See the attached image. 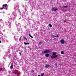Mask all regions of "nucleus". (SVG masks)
Instances as JSON below:
<instances>
[{
  "label": "nucleus",
  "mask_w": 76,
  "mask_h": 76,
  "mask_svg": "<svg viewBox=\"0 0 76 76\" xmlns=\"http://www.w3.org/2000/svg\"><path fill=\"white\" fill-rule=\"evenodd\" d=\"M50 53V50H47L45 51L43 53L44 54H46V53Z\"/></svg>",
  "instance_id": "f03ea898"
},
{
  "label": "nucleus",
  "mask_w": 76,
  "mask_h": 76,
  "mask_svg": "<svg viewBox=\"0 0 76 76\" xmlns=\"http://www.w3.org/2000/svg\"><path fill=\"white\" fill-rule=\"evenodd\" d=\"M49 27H50V28H51V27H52V25L51 24H49Z\"/></svg>",
  "instance_id": "f8f14e48"
},
{
  "label": "nucleus",
  "mask_w": 76,
  "mask_h": 76,
  "mask_svg": "<svg viewBox=\"0 0 76 76\" xmlns=\"http://www.w3.org/2000/svg\"><path fill=\"white\" fill-rule=\"evenodd\" d=\"M28 36H29V37H31V38H33V37H32V36L31 35V34H28Z\"/></svg>",
  "instance_id": "1a4fd4ad"
},
{
  "label": "nucleus",
  "mask_w": 76,
  "mask_h": 76,
  "mask_svg": "<svg viewBox=\"0 0 76 76\" xmlns=\"http://www.w3.org/2000/svg\"><path fill=\"white\" fill-rule=\"evenodd\" d=\"M75 66H76V64H75Z\"/></svg>",
  "instance_id": "c85d7f7f"
},
{
  "label": "nucleus",
  "mask_w": 76,
  "mask_h": 76,
  "mask_svg": "<svg viewBox=\"0 0 76 76\" xmlns=\"http://www.w3.org/2000/svg\"><path fill=\"white\" fill-rule=\"evenodd\" d=\"M7 6V4H5L3 5L2 6L4 7H6V6Z\"/></svg>",
  "instance_id": "0eeeda50"
},
{
  "label": "nucleus",
  "mask_w": 76,
  "mask_h": 76,
  "mask_svg": "<svg viewBox=\"0 0 76 76\" xmlns=\"http://www.w3.org/2000/svg\"><path fill=\"white\" fill-rule=\"evenodd\" d=\"M38 76H40L39 75H38Z\"/></svg>",
  "instance_id": "bb28decb"
},
{
  "label": "nucleus",
  "mask_w": 76,
  "mask_h": 76,
  "mask_svg": "<svg viewBox=\"0 0 76 76\" xmlns=\"http://www.w3.org/2000/svg\"><path fill=\"white\" fill-rule=\"evenodd\" d=\"M55 67L56 68H57L58 67H57V65L56 66V67Z\"/></svg>",
  "instance_id": "4be33fe9"
},
{
  "label": "nucleus",
  "mask_w": 76,
  "mask_h": 76,
  "mask_svg": "<svg viewBox=\"0 0 76 76\" xmlns=\"http://www.w3.org/2000/svg\"><path fill=\"white\" fill-rule=\"evenodd\" d=\"M52 11H54V12H56V11H57V10H58V9H54L52 8L51 10Z\"/></svg>",
  "instance_id": "39448f33"
},
{
  "label": "nucleus",
  "mask_w": 76,
  "mask_h": 76,
  "mask_svg": "<svg viewBox=\"0 0 76 76\" xmlns=\"http://www.w3.org/2000/svg\"><path fill=\"white\" fill-rule=\"evenodd\" d=\"M19 54H20V56H21V53H20V52H19Z\"/></svg>",
  "instance_id": "aec40b11"
},
{
  "label": "nucleus",
  "mask_w": 76,
  "mask_h": 76,
  "mask_svg": "<svg viewBox=\"0 0 76 76\" xmlns=\"http://www.w3.org/2000/svg\"><path fill=\"white\" fill-rule=\"evenodd\" d=\"M63 8H66L67 7H68V6H63Z\"/></svg>",
  "instance_id": "9b49d317"
},
{
  "label": "nucleus",
  "mask_w": 76,
  "mask_h": 76,
  "mask_svg": "<svg viewBox=\"0 0 76 76\" xmlns=\"http://www.w3.org/2000/svg\"><path fill=\"white\" fill-rule=\"evenodd\" d=\"M44 75V73H43L41 74V76H43V75Z\"/></svg>",
  "instance_id": "a211bd4d"
},
{
  "label": "nucleus",
  "mask_w": 76,
  "mask_h": 76,
  "mask_svg": "<svg viewBox=\"0 0 76 76\" xmlns=\"http://www.w3.org/2000/svg\"><path fill=\"white\" fill-rule=\"evenodd\" d=\"M32 72H34V70H33L32 71Z\"/></svg>",
  "instance_id": "5701e85b"
},
{
  "label": "nucleus",
  "mask_w": 76,
  "mask_h": 76,
  "mask_svg": "<svg viewBox=\"0 0 76 76\" xmlns=\"http://www.w3.org/2000/svg\"><path fill=\"white\" fill-rule=\"evenodd\" d=\"M50 67V65L49 64L46 65L45 66V67L46 69H47V68H48V67Z\"/></svg>",
  "instance_id": "20e7f679"
},
{
  "label": "nucleus",
  "mask_w": 76,
  "mask_h": 76,
  "mask_svg": "<svg viewBox=\"0 0 76 76\" xmlns=\"http://www.w3.org/2000/svg\"><path fill=\"white\" fill-rule=\"evenodd\" d=\"M64 22H66V21H64Z\"/></svg>",
  "instance_id": "b1692460"
},
{
  "label": "nucleus",
  "mask_w": 76,
  "mask_h": 76,
  "mask_svg": "<svg viewBox=\"0 0 76 76\" xmlns=\"http://www.w3.org/2000/svg\"><path fill=\"white\" fill-rule=\"evenodd\" d=\"M58 56V55H56L55 56L52 55L50 56L51 58L52 59H53V58H57Z\"/></svg>",
  "instance_id": "f257e3e1"
},
{
  "label": "nucleus",
  "mask_w": 76,
  "mask_h": 76,
  "mask_svg": "<svg viewBox=\"0 0 76 76\" xmlns=\"http://www.w3.org/2000/svg\"><path fill=\"white\" fill-rule=\"evenodd\" d=\"M55 36H54V35H51V37H55Z\"/></svg>",
  "instance_id": "dca6fc26"
},
{
  "label": "nucleus",
  "mask_w": 76,
  "mask_h": 76,
  "mask_svg": "<svg viewBox=\"0 0 76 76\" xmlns=\"http://www.w3.org/2000/svg\"><path fill=\"white\" fill-rule=\"evenodd\" d=\"M41 44H42V42H40L39 43V44H38V45H41Z\"/></svg>",
  "instance_id": "9d476101"
},
{
  "label": "nucleus",
  "mask_w": 76,
  "mask_h": 76,
  "mask_svg": "<svg viewBox=\"0 0 76 76\" xmlns=\"http://www.w3.org/2000/svg\"><path fill=\"white\" fill-rule=\"evenodd\" d=\"M13 65H11L10 66V69H12V68H13Z\"/></svg>",
  "instance_id": "2eb2a0df"
},
{
  "label": "nucleus",
  "mask_w": 76,
  "mask_h": 76,
  "mask_svg": "<svg viewBox=\"0 0 76 76\" xmlns=\"http://www.w3.org/2000/svg\"><path fill=\"white\" fill-rule=\"evenodd\" d=\"M23 38H24V39H26V37H23Z\"/></svg>",
  "instance_id": "412c9836"
},
{
  "label": "nucleus",
  "mask_w": 76,
  "mask_h": 76,
  "mask_svg": "<svg viewBox=\"0 0 76 76\" xmlns=\"http://www.w3.org/2000/svg\"><path fill=\"white\" fill-rule=\"evenodd\" d=\"M26 39V40H27V39H26H26Z\"/></svg>",
  "instance_id": "a878e982"
},
{
  "label": "nucleus",
  "mask_w": 76,
  "mask_h": 76,
  "mask_svg": "<svg viewBox=\"0 0 76 76\" xmlns=\"http://www.w3.org/2000/svg\"><path fill=\"white\" fill-rule=\"evenodd\" d=\"M60 42L61 44H64V42H65V41H64V40L63 39H61V40Z\"/></svg>",
  "instance_id": "7ed1b4c3"
},
{
  "label": "nucleus",
  "mask_w": 76,
  "mask_h": 76,
  "mask_svg": "<svg viewBox=\"0 0 76 76\" xmlns=\"http://www.w3.org/2000/svg\"><path fill=\"white\" fill-rule=\"evenodd\" d=\"M24 44L25 45H27H27H29V43L28 42L25 43V42H24Z\"/></svg>",
  "instance_id": "6e6552de"
},
{
  "label": "nucleus",
  "mask_w": 76,
  "mask_h": 76,
  "mask_svg": "<svg viewBox=\"0 0 76 76\" xmlns=\"http://www.w3.org/2000/svg\"><path fill=\"white\" fill-rule=\"evenodd\" d=\"M56 53H55V52H53V55H56Z\"/></svg>",
  "instance_id": "4468645a"
},
{
  "label": "nucleus",
  "mask_w": 76,
  "mask_h": 76,
  "mask_svg": "<svg viewBox=\"0 0 76 76\" xmlns=\"http://www.w3.org/2000/svg\"><path fill=\"white\" fill-rule=\"evenodd\" d=\"M61 54H64V52L62 51L61 52Z\"/></svg>",
  "instance_id": "ddd939ff"
},
{
  "label": "nucleus",
  "mask_w": 76,
  "mask_h": 76,
  "mask_svg": "<svg viewBox=\"0 0 76 76\" xmlns=\"http://www.w3.org/2000/svg\"><path fill=\"white\" fill-rule=\"evenodd\" d=\"M49 55L50 54H49L46 53L45 54V56H46V57H48L49 56Z\"/></svg>",
  "instance_id": "423d86ee"
},
{
  "label": "nucleus",
  "mask_w": 76,
  "mask_h": 76,
  "mask_svg": "<svg viewBox=\"0 0 76 76\" xmlns=\"http://www.w3.org/2000/svg\"><path fill=\"white\" fill-rule=\"evenodd\" d=\"M4 9V7H3L0 8V9Z\"/></svg>",
  "instance_id": "f3484780"
},
{
  "label": "nucleus",
  "mask_w": 76,
  "mask_h": 76,
  "mask_svg": "<svg viewBox=\"0 0 76 76\" xmlns=\"http://www.w3.org/2000/svg\"><path fill=\"white\" fill-rule=\"evenodd\" d=\"M59 37V36H58V35H56V36H55V37Z\"/></svg>",
  "instance_id": "6ab92c4d"
},
{
  "label": "nucleus",
  "mask_w": 76,
  "mask_h": 76,
  "mask_svg": "<svg viewBox=\"0 0 76 76\" xmlns=\"http://www.w3.org/2000/svg\"><path fill=\"white\" fill-rule=\"evenodd\" d=\"M1 42L0 40V43H1Z\"/></svg>",
  "instance_id": "393cba45"
},
{
  "label": "nucleus",
  "mask_w": 76,
  "mask_h": 76,
  "mask_svg": "<svg viewBox=\"0 0 76 76\" xmlns=\"http://www.w3.org/2000/svg\"><path fill=\"white\" fill-rule=\"evenodd\" d=\"M15 57H16V56H15Z\"/></svg>",
  "instance_id": "cd10ccee"
}]
</instances>
